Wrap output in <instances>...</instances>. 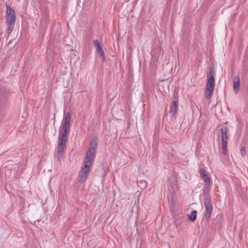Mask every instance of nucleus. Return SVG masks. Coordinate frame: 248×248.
<instances>
[{
	"mask_svg": "<svg viewBox=\"0 0 248 248\" xmlns=\"http://www.w3.org/2000/svg\"><path fill=\"white\" fill-rule=\"evenodd\" d=\"M6 32L9 37L14 30L16 16L14 10L8 5H6Z\"/></svg>",
	"mask_w": 248,
	"mask_h": 248,
	"instance_id": "obj_1",
	"label": "nucleus"
},
{
	"mask_svg": "<svg viewBox=\"0 0 248 248\" xmlns=\"http://www.w3.org/2000/svg\"><path fill=\"white\" fill-rule=\"evenodd\" d=\"M98 139L93 138L90 143L88 150L87 152L84 164L91 166L92 162L95 157V152L97 146Z\"/></svg>",
	"mask_w": 248,
	"mask_h": 248,
	"instance_id": "obj_2",
	"label": "nucleus"
},
{
	"mask_svg": "<svg viewBox=\"0 0 248 248\" xmlns=\"http://www.w3.org/2000/svg\"><path fill=\"white\" fill-rule=\"evenodd\" d=\"M70 131V128L62 126L61 130H60V135L61 137L59 138V143L57 147L58 155L62 157L64 152L66 140L67 136Z\"/></svg>",
	"mask_w": 248,
	"mask_h": 248,
	"instance_id": "obj_3",
	"label": "nucleus"
},
{
	"mask_svg": "<svg viewBox=\"0 0 248 248\" xmlns=\"http://www.w3.org/2000/svg\"><path fill=\"white\" fill-rule=\"evenodd\" d=\"M215 71L213 68L210 67L209 73L207 75L208 80L206 85L205 97L207 100L210 99L213 93L215 86Z\"/></svg>",
	"mask_w": 248,
	"mask_h": 248,
	"instance_id": "obj_4",
	"label": "nucleus"
},
{
	"mask_svg": "<svg viewBox=\"0 0 248 248\" xmlns=\"http://www.w3.org/2000/svg\"><path fill=\"white\" fill-rule=\"evenodd\" d=\"M228 131V129L226 126H223L221 128L222 153L224 155L227 154V153Z\"/></svg>",
	"mask_w": 248,
	"mask_h": 248,
	"instance_id": "obj_5",
	"label": "nucleus"
},
{
	"mask_svg": "<svg viewBox=\"0 0 248 248\" xmlns=\"http://www.w3.org/2000/svg\"><path fill=\"white\" fill-rule=\"evenodd\" d=\"M90 167V166L87 165V164H84L83 166L82 170L78 174L79 182L80 183H84L86 181Z\"/></svg>",
	"mask_w": 248,
	"mask_h": 248,
	"instance_id": "obj_6",
	"label": "nucleus"
},
{
	"mask_svg": "<svg viewBox=\"0 0 248 248\" xmlns=\"http://www.w3.org/2000/svg\"><path fill=\"white\" fill-rule=\"evenodd\" d=\"M203 203L206 209L205 217L207 219H209L211 217L213 211V207L211 204V201L210 199H206L205 201H204Z\"/></svg>",
	"mask_w": 248,
	"mask_h": 248,
	"instance_id": "obj_7",
	"label": "nucleus"
},
{
	"mask_svg": "<svg viewBox=\"0 0 248 248\" xmlns=\"http://www.w3.org/2000/svg\"><path fill=\"white\" fill-rule=\"evenodd\" d=\"M170 113L171 114L172 116L175 117L178 112V105L177 101L173 100L172 102V103L170 106Z\"/></svg>",
	"mask_w": 248,
	"mask_h": 248,
	"instance_id": "obj_8",
	"label": "nucleus"
},
{
	"mask_svg": "<svg viewBox=\"0 0 248 248\" xmlns=\"http://www.w3.org/2000/svg\"><path fill=\"white\" fill-rule=\"evenodd\" d=\"M204 182V186H203V190H202V193H203V196L204 201H205L206 199H209V196H208V194H209V189H210V185L211 181H206V182Z\"/></svg>",
	"mask_w": 248,
	"mask_h": 248,
	"instance_id": "obj_9",
	"label": "nucleus"
},
{
	"mask_svg": "<svg viewBox=\"0 0 248 248\" xmlns=\"http://www.w3.org/2000/svg\"><path fill=\"white\" fill-rule=\"evenodd\" d=\"M71 121V114L69 112L64 113V116L63 117V120L62 122V126L67 127L70 128Z\"/></svg>",
	"mask_w": 248,
	"mask_h": 248,
	"instance_id": "obj_10",
	"label": "nucleus"
},
{
	"mask_svg": "<svg viewBox=\"0 0 248 248\" xmlns=\"http://www.w3.org/2000/svg\"><path fill=\"white\" fill-rule=\"evenodd\" d=\"M200 175L204 180V182H206V181H211L210 178L206 174L205 170L204 169H200Z\"/></svg>",
	"mask_w": 248,
	"mask_h": 248,
	"instance_id": "obj_11",
	"label": "nucleus"
},
{
	"mask_svg": "<svg viewBox=\"0 0 248 248\" xmlns=\"http://www.w3.org/2000/svg\"><path fill=\"white\" fill-rule=\"evenodd\" d=\"M197 212L196 210H193L190 212V215H188L189 219L192 222H194L197 217Z\"/></svg>",
	"mask_w": 248,
	"mask_h": 248,
	"instance_id": "obj_12",
	"label": "nucleus"
},
{
	"mask_svg": "<svg viewBox=\"0 0 248 248\" xmlns=\"http://www.w3.org/2000/svg\"><path fill=\"white\" fill-rule=\"evenodd\" d=\"M97 52L99 54L100 57L101 58L103 61L105 60V55L104 50L101 46L97 47L96 49Z\"/></svg>",
	"mask_w": 248,
	"mask_h": 248,
	"instance_id": "obj_13",
	"label": "nucleus"
},
{
	"mask_svg": "<svg viewBox=\"0 0 248 248\" xmlns=\"http://www.w3.org/2000/svg\"><path fill=\"white\" fill-rule=\"evenodd\" d=\"M240 81L239 78L237 77V80L233 83V90L235 93H237L239 89Z\"/></svg>",
	"mask_w": 248,
	"mask_h": 248,
	"instance_id": "obj_14",
	"label": "nucleus"
},
{
	"mask_svg": "<svg viewBox=\"0 0 248 248\" xmlns=\"http://www.w3.org/2000/svg\"><path fill=\"white\" fill-rule=\"evenodd\" d=\"M4 91V90H0V99L4 100L8 97L9 93L5 92L3 94Z\"/></svg>",
	"mask_w": 248,
	"mask_h": 248,
	"instance_id": "obj_15",
	"label": "nucleus"
},
{
	"mask_svg": "<svg viewBox=\"0 0 248 248\" xmlns=\"http://www.w3.org/2000/svg\"><path fill=\"white\" fill-rule=\"evenodd\" d=\"M138 185L141 188L144 189L146 187L147 183L145 180H141L138 183Z\"/></svg>",
	"mask_w": 248,
	"mask_h": 248,
	"instance_id": "obj_16",
	"label": "nucleus"
},
{
	"mask_svg": "<svg viewBox=\"0 0 248 248\" xmlns=\"http://www.w3.org/2000/svg\"><path fill=\"white\" fill-rule=\"evenodd\" d=\"M93 44H94V45L96 48V49L99 47L100 46H101L100 44V43L98 41V40H95L93 41Z\"/></svg>",
	"mask_w": 248,
	"mask_h": 248,
	"instance_id": "obj_17",
	"label": "nucleus"
},
{
	"mask_svg": "<svg viewBox=\"0 0 248 248\" xmlns=\"http://www.w3.org/2000/svg\"><path fill=\"white\" fill-rule=\"evenodd\" d=\"M241 155H242V156H244L246 154L245 149V148L244 147H243L241 149Z\"/></svg>",
	"mask_w": 248,
	"mask_h": 248,
	"instance_id": "obj_18",
	"label": "nucleus"
}]
</instances>
